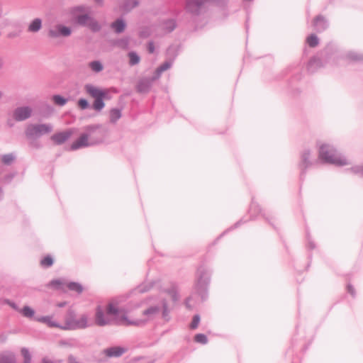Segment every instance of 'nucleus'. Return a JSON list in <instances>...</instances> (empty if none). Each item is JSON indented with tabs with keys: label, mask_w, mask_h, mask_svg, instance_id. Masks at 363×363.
Returning <instances> with one entry per match:
<instances>
[{
	"label": "nucleus",
	"mask_w": 363,
	"mask_h": 363,
	"mask_svg": "<svg viewBox=\"0 0 363 363\" xmlns=\"http://www.w3.org/2000/svg\"><path fill=\"white\" fill-rule=\"evenodd\" d=\"M171 66V62H166L162 66H160V72L167 70Z\"/></svg>",
	"instance_id": "nucleus-38"
},
{
	"label": "nucleus",
	"mask_w": 363,
	"mask_h": 363,
	"mask_svg": "<svg viewBox=\"0 0 363 363\" xmlns=\"http://www.w3.org/2000/svg\"><path fill=\"white\" fill-rule=\"evenodd\" d=\"M140 35H141V36H143V37H146V36H147V35H148V34H145V33H140Z\"/></svg>",
	"instance_id": "nucleus-45"
},
{
	"label": "nucleus",
	"mask_w": 363,
	"mask_h": 363,
	"mask_svg": "<svg viewBox=\"0 0 363 363\" xmlns=\"http://www.w3.org/2000/svg\"><path fill=\"white\" fill-rule=\"evenodd\" d=\"M52 130V126L50 124L29 125L26 130V134L28 138H39L41 135L49 133Z\"/></svg>",
	"instance_id": "nucleus-5"
},
{
	"label": "nucleus",
	"mask_w": 363,
	"mask_h": 363,
	"mask_svg": "<svg viewBox=\"0 0 363 363\" xmlns=\"http://www.w3.org/2000/svg\"><path fill=\"white\" fill-rule=\"evenodd\" d=\"M174 27L175 23L172 20L163 23V29L165 30L166 32L172 31Z\"/></svg>",
	"instance_id": "nucleus-30"
},
{
	"label": "nucleus",
	"mask_w": 363,
	"mask_h": 363,
	"mask_svg": "<svg viewBox=\"0 0 363 363\" xmlns=\"http://www.w3.org/2000/svg\"><path fill=\"white\" fill-rule=\"evenodd\" d=\"M347 290H348V291H349L351 294H352V295L354 294V290H353V289H352V286L348 285V286H347Z\"/></svg>",
	"instance_id": "nucleus-41"
},
{
	"label": "nucleus",
	"mask_w": 363,
	"mask_h": 363,
	"mask_svg": "<svg viewBox=\"0 0 363 363\" xmlns=\"http://www.w3.org/2000/svg\"><path fill=\"white\" fill-rule=\"evenodd\" d=\"M69 363H80L76 358L72 356L69 357L68 358Z\"/></svg>",
	"instance_id": "nucleus-39"
},
{
	"label": "nucleus",
	"mask_w": 363,
	"mask_h": 363,
	"mask_svg": "<svg viewBox=\"0 0 363 363\" xmlns=\"http://www.w3.org/2000/svg\"><path fill=\"white\" fill-rule=\"evenodd\" d=\"M16 159V156L13 153L4 155L1 157L2 162L4 164L9 165L11 164Z\"/></svg>",
	"instance_id": "nucleus-26"
},
{
	"label": "nucleus",
	"mask_w": 363,
	"mask_h": 363,
	"mask_svg": "<svg viewBox=\"0 0 363 363\" xmlns=\"http://www.w3.org/2000/svg\"><path fill=\"white\" fill-rule=\"evenodd\" d=\"M319 157L325 162L335 165L343 166L348 164L345 158L338 155L335 150L328 145H322L320 146Z\"/></svg>",
	"instance_id": "nucleus-3"
},
{
	"label": "nucleus",
	"mask_w": 363,
	"mask_h": 363,
	"mask_svg": "<svg viewBox=\"0 0 363 363\" xmlns=\"http://www.w3.org/2000/svg\"><path fill=\"white\" fill-rule=\"evenodd\" d=\"M0 363H16L15 357L12 353H4L0 355Z\"/></svg>",
	"instance_id": "nucleus-20"
},
{
	"label": "nucleus",
	"mask_w": 363,
	"mask_h": 363,
	"mask_svg": "<svg viewBox=\"0 0 363 363\" xmlns=\"http://www.w3.org/2000/svg\"><path fill=\"white\" fill-rule=\"evenodd\" d=\"M21 354L24 358L23 363H31V356L28 349L23 348L21 350Z\"/></svg>",
	"instance_id": "nucleus-31"
},
{
	"label": "nucleus",
	"mask_w": 363,
	"mask_h": 363,
	"mask_svg": "<svg viewBox=\"0 0 363 363\" xmlns=\"http://www.w3.org/2000/svg\"><path fill=\"white\" fill-rule=\"evenodd\" d=\"M154 79L144 78L142 79L138 85V90L140 92H147L150 90L152 86Z\"/></svg>",
	"instance_id": "nucleus-16"
},
{
	"label": "nucleus",
	"mask_w": 363,
	"mask_h": 363,
	"mask_svg": "<svg viewBox=\"0 0 363 363\" xmlns=\"http://www.w3.org/2000/svg\"><path fill=\"white\" fill-rule=\"evenodd\" d=\"M125 352V348L116 346L106 349L104 354L109 357H118L121 356Z\"/></svg>",
	"instance_id": "nucleus-15"
},
{
	"label": "nucleus",
	"mask_w": 363,
	"mask_h": 363,
	"mask_svg": "<svg viewBox=\"0 0 363 363\" xmlns=\"http://www.w3.org/2000/svg\"><path fill=\"white\" fill-rule=\"evenodd\" d=\"M313 25L318 30L323 29L325 26V20L322 16H318L313 19Z\"/></svg>",
	"instance_id": "nucleus-21"
},
{
	"label": "nucleus",
	"mask_w": 363,
	"mask_h": 363,
	"mask_svg": "<svg viewBox=\"0 0 363 363\" xmlns=\"http://www.w3.org/2000/svg\"><path fill=\"white\" fill-rule=\"evenodd\" d=\"M98 142L96 141H89L88 135L86 134H83L75 142H74L72 144L70 148L72 150H75L79 148L95 145Z\"/></svg>",
	"instance_id": "nucleus-10"
},
{
	"label": "nucleus",
	"mask_w": 363,
	"mask_h": 363,
	"mask_svg": "<svg viewBox=\"0 0 363 363\" xmlns=\"http://www.w3.org/2000/svg\"><path fill=\"white\" fill-rule=\"evenodd\" d=\"M121 117V111L118 108H113L110 111V121L115 123Z\"/></svg>",
	"instance_id": "nucleus-22"
},
{
	"label": "nucleus",
	"mask_w": 363,
	"mask_h": 363,
	"mask_svg": "<svg viewBox=\"0 0 363 363\" xmlns=\"http://www.w3.org/2000/svg\"><path fill=\"white\" fill-rule=\"evenodd\" d=\"M159 309L157 306H152L145 310L143 312V315L145 318L143 319H135V320H130V321H138L140 320L142 323L139 325H136L137 326L143 325L145 324L147 321L153 319L157 315Z\"/></svg>",
	"instance_id": "nucleus-11"
},
{
	"label": "nucleus",
	"mask_w": 363,
	"mask_h": 363,
	"mask_svg": "<svg viewBox=\"0 0 363 363\" xmlns=\"http://www.w3.org/2000/svg\"><path fill=\"white\" fill-rule=\"evenodd\" d=\"M36 320L38 322L45 323L49 327H55L61 328V327L63 326L59 325L56 321H55L52 316H41L37 318Z\"/></svg>",
	"instance_id": "nucleus-19"
},
{
	"label": "nucleus",
	"mask_w": 363,
	"mask_h": 363,
	"mask_svg": "<svg viewBox=\"0 0 363 363\" xmlns=\"http://www.w3.org/2000/svg\"><path fill=\"white\" fill-rule=\"evenodd\" d=\"M40 264L43 267H48L53 264V259L50 256H47L41 260Z\"/></svg>",
	"instance_id": "nucleus-32"
},
{
	"label": "nucleus",
	"mask_w": 363,
	"mask_h": 363,
	"mask_svg": "<svg viewBox=\"0 0 363 363\" xmlns=\"http://www.w3.org/2000/svg\"><path fill=\"white\" fill-rule=\"evenodd\" d=\"M140 3V0H121L119 4V9L124 12H128Z\"/></svg>",
	"instance_id": "nucleus-13"
},
{
	"label": "nucleus",
	"mask_w": 363,
	"mask_h": 363,
	"mask_svg": "<svg viewBox=\"0 0 363 363\" xmlns=\"http://www.w3.org/2000/svg\"><path fill=\"white\" fill-rule=\"evenodd\" d=\"M42 363H52L50 359L47 358H44L42 361Z\"/></svg>",
	"instance_id": "nucleus-43"
},
{
	"label": "nucleus",
	"mask_w": 363,
	"mask_h": 363,
	"mask_svg": "<svg viewBox=\"0 0 363 363\" xmlns=\"http://www.w3.org/2000/svg\"><path fill=\"white\" fill-rule=\"evenodd\" d=\"M129 65L134 66L138 65L140 61V56L135 52H130L128 53Z\"/></svg>",
	"instance_id": "nucleus-23"
},
{
	"label": "nucleus",
	"mask_w": 363,
	"mask_h": 363,
	"mask_svg": "<svg viewBox=\"0 0 363 363\" xmlns=\"http://www.w3.org/2000/svg\"><path fill=\"white\" fill-rule=\"evenodd\" d=\"M65 305H66V303H65V302H62V303H59L57 304V306H58V307H64Z\"/></svg>",
	"instance_id": "nucleus-44"
},
{
	"label": "nucleus",
	"mask_w": 363,
	"mask_h": 363,
	"mask_svg": "<svg viewBox=\"0 0 363 363\" xmlns=\"http://www.w3.org/2000/svg\"><path fill=\"white\" fill-rule=\"evenodd\" d=\"M72 30L70 28L62 24H57L51 27L48 30V36L52 38H59L60 36L67 37L70 35Z\"/></svg>",
	"instance_id": "nucleus-9"
},
{
	"label": "nucleus",
	"mask_w": 363,
	"mask_h": 363,
	"mask_svg": "<svg viewBox=\"0 0 363 363\" xmlns=\"http://www.w3.org/2000/svg\"><path fill=\"white\" fill-rule=\"evenodd\" d=\"M78 105L82 109H86L89 107V103L84 99H80L78 101Z\"/></svg>",
	"instance_id": "nucleus-35"
},
{
	"label": "nucleus",
	"mask_w": 363,
	"mask_h": 363,
	"mask_svg": "<svg viewBox=\"0 0 363 363\" xmlns=\"http://www.w3.org/2000/svg\"><path fill=\"white\" fill-rule=\"evenodd\" d=\"M94 322L89 318L88 315L83 314L78 318H75L74 312L69 311L65 317V325L61 327L62 330H77L91 327Z\"/></svg>",
	"instance_id": "nucleus-2"
},
{
	"label": "nucleus",
	"mask_w": 363,
	"mask_h": 363,
	"mask_svg": "<svg viewBox=\"0 0 363 363\" xmlns=\"http://www.w3.org/2000/svg\"><path fill=\"white\" fill-rule=\"evenodd\" d=\"M6 303L9 304L12 308H13L15 311H18L20 313L21 309L19 307L13 302L10 301L9 300L6 301Z\"/></svg>",
	"instance_id": "nucleus-36"
},
{
	"label": "nucleus",
	"mask_w": 363,
	"mask_h": 363,
	"mask_svg": "<svg viewBox=\"0 0 363 363\" xmlns=\"http://www.w3.org/2000/svg\"><path fill=\"white\" fill-rule=\"evenodd\" d=\"M169 296L172 301H174L177 300V293L174 289H173L169 294Z\"/></svg>",
	"instance_id": "nucleus-37"
},
{
	"label": "nucleus",
	"mask_w": 363,
	"mask_h": 363,
	"mask_svg": "<svg viewBox=\"0 0 363 363\" xmlns=\"http://www.w3.org/2000/svg\"><path fill=\"white\" fill-rule=\"evenodd\" d=\"M86 26L93 31H98L101 28L99 23L94 18H91V21H89Z\"/></svg>",
	"instance_id": "nucleus-28"
},
{
	"label": "nucleus",
	"mask_w": 363,
	"mask_h": 363,
	"mask_svg": "<svg viewBox=\"0 0 363 363\" xmlns=\"http://www.w3.org/2000/svg\"><path fill=\"white\" fill-rule=\"evenodd\" d=\"M155 50V47L152 43H150L148 45V51L150 53H152Z\"/></svg>",
	"instance_id": "nucleus-40"
},
{
	"label": "nucleus",
	"mask_w": 363,
	"mask_h": 363,
	"mask_svg": "<svg viewBox=\"0 0 363 363\" xmlns=\"http://www.w3.org/2000/svg\"><path fill=\"white\" fill-rule=\"evenodd\" d=\"M20 313L26 318H33L35 314V311L29 306H24L22 309H21Z\"/></svg>",
	"instance_id": "nucleus-25"
},
{
	"label": "nucleus",
	"mask_w": 363,
	"mask_h": 363,
	"mask_svg": "<svg viewBox=\"0 0 363 363\" xmlns=\"http://www.w3.org/2000/svg\"><path fill=\"white\" fill-rule=\"evenodd\" d=\"M194 340L196 342L201 343V344H206L208 341L207 337L203 334H197L194 337Z\"/></svg>",
	"instance_id": "nucleus-33"
},
{
	"label": "nucleus",
	"mask_w": 363,
	"mask_h": 363,
	"mask_svg": "<svg viewBox=\"0 0 363 363\" xmlns=\"http://www.w3.org/2000/svg\"><path fill=\"white\" fill-rule=\"evenodd\" d=\"M33 113V109L28 106L16 107L11 113V117L16 121H23L29 118Z\"/></svg>",
	"instance_id": "nucleus-8"
},
{
	"label": "nucleus",
	"mask_w": 363,
	"mask_h": 363,
	"mask_svg": "<svg viewBox=\"0 0 363 363\" xmlns=\"http://www.w3.org/2000/svg\"><path fill=\"white\" fill-rule=\"evenodd\" d=\"M84 89L86 93L94 99L93 108L95 111H101L105 106L104 99H108V91L99 89L92 84H86Z\"/></svg>",
	"instance_id": "nucleus-4"
},
{
	"label": "nucleus",
	"mask_w": 363,
	"mask_h": 363,
	"mask_svg": "<svg viewBox=\"0 0 363 363\" xmlns=\"http://www.w3.org/2000/svg\"><path fill=\"white\" fill-rule=\"evenodd\" d=\"M199 322H200V317L197 315H194L193 318L192 322L191 323V325H190L191 328L196 329L198 327Z\"/></svg>",
	"instance_id": "nucleus-34"
},
{
	"label": "nucleus",
	"mask_w": 363,
	"mask_h": 363,
	"mask_svg": "<svg viewBox=\"0 0 363 363\" xmlns=\"http://www.w3.org/2000/svg\"><path fill=\"white\" fill-rule=\"evenodd\" d=\"M42 28V20L39 18H34L28 26V32L37 33Z\"/></svg>",
	"instance_id": "nucleus-18"
},
{
	"label": "nucleus",
	"mask_w": 363,
	"mask_h": 363,
	"mask_svg": "<svg viewBox=\"0 0 363 363\" xmlns=\"http://www.w3.org/2000/svg\"><path fill=\"white\" fill-rule=\"evenodd\" d=\"M48 286L50 287H53L56 289L65 291V289H68L71 291H74L80 294L83 291L82 286L77 282H67L63 280H52L49 284Z\"/></svg>",
	"instance_id": "nucleus-6"
},
{
	"label": "nucleus",
	"mask_w": 363,
	"mask_h": 363,
	"mask_svg": "<svg viewBox=\"0 0 363 363\" xmlns=\"http://www.w3.org/2000/svg\"><path fill=\"white\" fill-rule=\"evenodd\" d=\"M94 1L99 6H102L104 4V0H94Z\"/></svg>",
	"instance_id": "nucleus-42"
},
{
	"label": "nucleus",
	"mask_w": 363,
	"mask_h": 363,
	"mask_svg": "<svg viewBox=\"0 0 363 363\" xmlns=\"http://www.w3.org/2000/svg\"><path fill=\"white\" fill-rule=\"evenodd\" d=\"M89 66L94 72H100L104 69L103 65L100 61L98 60L89 62Z\"/></svg>",
	"instance_id": "nucleus-24"
},
{
	"label": "nucleus",
	"mask_w": 363,
	"mask_h": 363,
	"mask_svg": "<svg viewBox=\"0 0 363 363\" xmlns=\"http://www.w3.org/2000/svg\"><path fill=\"white\" fill-rule=\"evenodd\" d=\"M87 8L85 6H77L72 9V13L76 22L84 26H86L92 17L86 13Z\"/></svg>",
	"instance_id": "nucleus-7"
},
{
	"label": "nucleus",
	"mask_w": 363,
	"mask_h": 363,
	"mask_svg": "<svg viewBox=\"0 0 363 363\" xmlns=\"http://www.w3.org/2000/svg\"><path fill=\"white\" fill-rule=\"evenodd\" d=\"M72 135L71 130H66L54 134L51 137V140L57 145H60L68 140Z\"/></svg>",
	"instance_id": "nucleus-12"
},
{
	"label": "nucleus",
	"mask_w": 363,
	"mask_h": 363,
	"mask_svg": "<svg viewBox=\"0 0 363 363\" xmlns=\"http://www.w3.org/2000/svg\"><path fill=\"white\" fill-rule=\"evenodd\" d=\"M122 298H116L106 307L98 306L96 308L94 323L99 326L113 323L122 325L140 324V320L130 321L128 316L130 309L122 304Z\"/></svg>",
	"instance_id": "nucleus-1"
},
{
	"label": "nucleus",
	"mask_w": 363,
	"mask_h": 363,
	"mask_svg": "<svg viewBox=\"0 0 363 363\" xmlns=\"http://www.w3.org/2000/svg\"><path fill=\"white\" fill-rule=\"evenodd\" d=\"M306 41L310 47H315L318 44V39L315 35L308 36Z\"/></svg>",
	"instance_id": "nucleus-29"
},
{
	"label": "nucleus",
	"mask_w": 363,
	"mask_h": 363,
	"mask_svg": "<svg viewBox=\"0 0 363 363\" xmlns=\"http://www.w3.org/2000/svg\"><path fill=\"white\" fill-rule=\"evenodd\" d=\"M52 101L56 105L62 106L66 104L67 99L60 95H54L52 96Z\"/></svg>",
	"instance_id": "nucleus-27"
},
{
	"label": "nucleus",
	"mask_w": 363,
	"mask_h": 363,
	"mask_svg": "<svg viewBox=\"0 0 363 363\" xmlns=\"http://www.w3.org/2000/svg\"><path fill=\"white\" fill-rule=\"evenodd\" d=\"M3 96V92L1 91H0V99L2 98Z\"/></svg>",
	"instance_id": "nucleus-46"
},
{
	"label": "nucleus",
	"mask_w": 363,
	"mask_h": 363,
	"mask_svg": "<svg viewBox=\"0 0 363 363\" xmlns=\"http://www.w3.org/2000/svg\"><path fill=\"white\" fill-rule=\"evenodd\" d=\"M111 27L116 33H121L124 31L126 23L123 18H118L111 24Z\"/></svg>",
	"instance_id": "nucleus-17"
},
{
	"label": "nucleus",
	"mask_w": 363,
	"mask_h": 363,
	"mask_svg": "<svg viewBox=\"0 0 363 363\" xmlns=\"http://www.w3.org/2000/svg\"><path fill=\"white\" fill-rule=\"evenodd\" d=\"M209 0H187L186 9L191 13H197L200 6Z\"/></svg>",
	"instance_id": "nucleus-14"
}]
</instances>
